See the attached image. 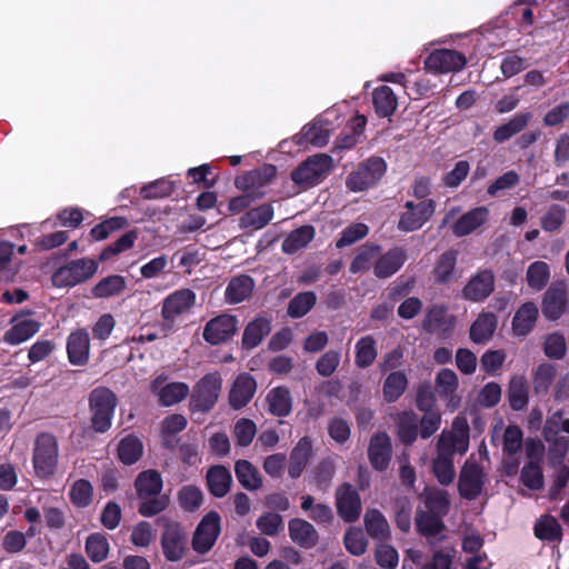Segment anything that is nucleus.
Listing matches in <instances>:
<instances>
[{
	"mask_svg": "<svg viewBox=\"0 0 569 569\" xmlns=\"http://www.w3.org/2000/svg\"><path fill=\"white\" fill-rule=\"evenodd\" d=\"M337 512L347 522L356 521L361 512V500L357 490L349 483L336 491Z\"/></svg>",
	"mask_w": 569,
	"mask_h": 569,
	"instance_id": "nucleus-14",
	"label": "nucleus"
},
{
	"mask_svg": "<svg viewBox=\"0 0 569 569\" xmlns=\"http://www.w3.org/2000/svg\"><path fill=\"white\" fill-rule=\"evenodd\" d=\"M535 535L541 540L556 541L561 538L562 529L555 517L546 515L537 521Z\"/></svg>",
	"mask_w": 569,
	"mask_h": 569,
	"instance_id": "nucleus-50",
	"label": "nucleus"
},
{
	"mask_svg": "<svg viewBox=\"0 0 569 569\" xmlns=\"http://www.w3.org/2000/svg\"><path fill=\"white\" fill-rule=\"evenodd\" d=\"M11 323L12 327L3 335V341L11 346L29 340L40 330V323L28 315H17Z\"/></svg>",
	"mask_w": 569,
	"mask_h": 569,
	"instance_id": "nucleus-17",
	"label": "nucleus"
},
{
	"mask_svg": "<svg viewBox=\"0 0 569 569\" xmlns=\"http://www.w3.org/2000/svg\"><path fill=\"white\" fill-rule=\"evenodd\" d=\"M495 289V276L489 270H482L473 276L462 289L466 300L480 302L487 299Z\"/></svg>",
	"mask_w": 569,
	"mask_h": 569,
	"instance_id": "nucleus-18",
	"label": "nucleus"
},
{
	"mask_svg": "<svg viewBox=\"0 0 569 569\" xmlns=\"http://www.w3.org/2000/svg\"><path fill=\"white\" fill-rule=\"evenodd\" d=\"M312 455V443L308 437L301 438L290 453L288 473L291 478H299Z\"/></svg>",
	"mask_w": 569,
	"mask_h": 569,
	"instance_id": "nucleus-24",
	"label": "nucleus"
},
{
	"mask_svg": "<svg viewBox=\"0 0 569 569\" xmlns=\"http://www.w3.org/2000/svg\"><path fill=\"white\" fill-rule=\"evenodd\" d=\"M180 507L186 511H194L203 500L202 492L194 486H184L178 492Z\"/></svg>",
	"mask_w": 569,
	"mask_h": 569,
	"instance_id": "nucleus-61",
	"label": "nucleus"
},
{
	"mask_svg": "<svg viewBox=\"0 0 569 569\" xmlns=\"http://www.w3.org/2000/svg\"><path fill=\"white\" fill-rule=\"evenodd\" d=\"M220 533V517L217 512H209L198 525L193 538L192 547L199 553L208 552L214 545Z\"/></svg>",
	"mask_w": 569,
	"mask_h": 569,
	"instance_id": "nucleus-11",
	"label": "nucleus"
},
{
	"mask_svg": "<svg viewBox=\"0 0 569 569\" xmlns=\"http://www.w3.org/2000/svg\"><path fill=\"white\" fill-rule=\"evenodd\" d=\"M257 389L254 379L248 373L240 375L233 382L230 393L229 402L233 409L244 407L253 397Z\"/></svg>",
	"mask_w": 569,
	"mask_h": 569,
	"instance_id": "nucleus-23",
	"label": "nucleus"
},
{
	"mask_svg": "<svg viewBox=\"0 0 569 569\" xmlns=\"http://www.w3.org/2000/svg\"><path fill=\"white\" fill-rule=\"evenodd\" d=\"M234 472L238 481L247 490H258L262 486L257 468L248 460H238L234 465Z\"/></svg>",
	"mask_w": 569,
	"mask_h": 569,
	"instance_id": "nucleus-39",
	"label": "nucleus"
},
{
	"mask_svg": "<svg viewBox=\"0 0 569 569\" xmlns=\"http://www.w3.org/2000/svg\"><path fill=\"white\" fill-rule=\"evenodd\" d=\"M377 358L376 341L371 336L362 337L356 343L355 363L359 368H367Z\"/></svg>",
	"mask_w": 569,
	"mask_h": 569,
	"instance_id": "nucleus-47",
	"label": "nucleus"
},
{
	"mask_svg": "<svg viewBox=\"0 0 569 569\" xmlns=\"http://www.w3.org/2000/svg\"><path fill=\"white\" fill-rule=\"evenodd\" d=\"M316 301L317 297L312 291L301 292L289 302L288 315L291 318H301L311 310Z\"/></svg>",
	"mask_w": 569,
	"mask_h": 569,
	"instance_id": "nucleus-52",
	"label": "nucleus"
},
{
	"mask_svg": "<svg viewBox=\"0 0 569 569\" xmlns=\"http://www.w3.org/2000/svg\"><path fill=\"white\" fill-rule=\"evenodd\" d=\"M436 202L432 199L418 203L407 201L405 211L400 213L398 229L402 232H412L420 229L435 213Z\"/></svg>",
	"mask_w": 569,
	"mask_h": 569,
	"instance_id": "nucleus-8",
	"label": "nucleus"
},
{
	"mask_svg": "<svg viewBox=\"0 0 569 569\" xmlns=\"http://www.w3.org/2000/svg\"><path fill=\"white\" fill-rule=\"evenodd\" d=\"M315 237V229L311 226H302L291 231L282 242V250L286 253H295L305 248Z\"/></svg>",
	"mask_w": 569,
	"mask_h": 569,
	"instance_id": "nucleus-42",
	"label": "nucleus"
},
{
	"mask_svg": "<svg viewBox=\"0 0 569 569\" xmlns=\"http://www.w3.org/2000/svg\"><path fill=\"white\" fill-rule=\"evenodd\" d=\"M221 390V378L218 373L204 376L194 387L193 399L201 410H209L218 400Z\"/></svg>",
	"mask_w": 569,
	"mask_h": 569,
	"instance_id": "nucleus-16",
	"label": "nucleus"
},
{
	"mask_svg": "<svg viewBox=\"0 0 569 569\" xmlns=\"http://www.w3.org/2000/svg\"><path fill=\"white\" fill-rule=\"evenodd\" d=\"M386 162L381 158H370L347 178V187L352 192L365 191L373 187L386 172Z\"/></svg>",
	"mask_w": 569,
	"mask_h": 569,
	"instance_id": "nucleus-7",
	"label": "nucleus"
},
{
	"mask_svg": "<svg viewBox=\"0 0 569 569\" xmlns=\"http://www.w3.org/2000/svg\"><path fill=\"white\" fill-rule=\"evenodd\" d=\"M295 139L299 144L311 143L316 147H322L329 140V128L322 120H315L305 126Z\"/></svg>",
	"mask_w": 569,
	"mask_h": 569,
	"instance_id": "nucleus-28",
	"label": "nucleus"
},
{
	"mask_svg": "<svg viewBox=\"0 0 569 569\" xmlns=\"http://www.w3.org/2000/svg\"><path fill=\"white\" fill-rule=\"evenodd\" d=\"M127 288V280L122 276L112 274L101 279L92 289L96 298H110L121 295Z\"/></svg>",
	"mask_w": 569,
	"mask_h": 569,
	"instance_id": "nucleus-41",
	"label": "nucleus"
},
{
	"mask_svg": "<svg viewBox=\"0 0 569 569\" xmlns=\"http://www.w3.org/2000/svg\"><path fill=\"white\" fill-rule=\"evenodd\" d=\"M502 450L506 455L512 456L520 451L523 443L521 429L516 425H509L502 431Z\"/></svg>",
	"mask_w": 569,
	"mask_h": 569,
	"instance_id": "nucleus-53",
	"label": "nucleus"
},
{
	"mask_svg": "<svg viewBox=\"0 0 569 569\" xmlns=\"http://www.w3.org/2000/svg\"><path fill=\"white\" fill-rule=\"evenodd\" d=\"M138 238V234L136 231H129L127 233H124L123 236H121L116 242H113L112 244L106 247L101 253H100V260L101 261H107L109 260L111 257L113 256H117L123 251H127L129 250L130 248H132L134 241L137 240Z\"/></svg>",
	"mask_w": 569,
	"mask_h": 569,
	"instance_id": "nucleus-59",
	"label": "nucleus"
},
{
	"mask_svg": "<svg viewBox=\"0 0 569 569\" xmlns=\"http://www.w3.org/2000/svg\"><path fill=\"white\" fill-rule=\"evenodd\" d=\"M556 367L551 363H541L533 371V389L537 393L547 392L556 378Z\"/></svg>",
	"mask_w": 569,
	"mask_h": 569,
	"instance_id": "nucleus-54",
	"label": "nucleus"
},
{
	"mask_svg": "<svg viewBox=\"0 0 569 569\" xmlns=\"http://www.w3.org/2000/svg\"><path fill=\"white\" fill-rule=\"evenodd\" d=\"M566 306V291L561 288H549L545 293L542 312L546 318L558 319Z\"/></svg>",
	"mask_w": 569,
	"mask_h": 569,
	"instance_id": "nucleus-37",
	"label": "nucleus"
},
{
	"mask_svg": "<svg viewBox=\"0 0 569 569\" xmlns=\"http://www.w3.org/2000/svg\"><path fill=\"white\" fill-rule=\"evenodd\" d=\"M273 218V208L269 203L261 204L246 212L240 218V226L242 228H252L259 230L267 226Z\"/></svg>",
	"mask_w": 569,
	"mask_h": 569,
	"instance_id": "nucleus-38",
	"label": "nucleus"
},
{
	"mask_svg": "<svg viewBox=\"0 0 569 569\" xmlns=\"http://www.w3.org/2000/svg\"><path fill=\"white\" fill-rule=\"evenodd\" d=\"M346 549L353 556H362L368 548V540L361 529L350 528L343 537Z\"/></svg>",
	"mask_w": 569,
	"mask_h": 569,
	"instance_id": "nucleus-60",
	"label": "nucleus"
},
{
	"mask_svg": "<svg viewBox=\"0 0 569 569\" xmlns=\"http://www.w3.org/2000/svg\"><path fill=\"white\" fill-rule=\"evenodd\" d=\"M469 448V425L463 417H457L448 431H442L437 443V456L432 462V471L442 486L453 482L456 471L453 455H465Z\"/></svg>",
	"mask_w": 569,
	"mask_h": 569,
	"instance_id": "nucleus-1",
	"label": "nucleus"
},
{
	"mask_svg": "<svg viewBox=\"0 0 569 569\" xmlns=\"http://www.w3.org/2000/svg\"><path fill=\"white\" fill-rule=\"evenodd\" d=\"M289 536L291 540L305 548L313 547L318 541V532L315 527L300 518L289 521Z\"/></svg>",
	"mask_w": 569,
	"mask_h": 569,
	"instance_id": "nucleus-26",
	"label": "nucleus"
},
{
	"mask_svg": "<svg viewBox=\"0 0 569 569\" xmlns=\"http://www.w3.org/2000/svg\"><path fill=\"white\" fill-rule=\"evenodd\" d=\"M257 433L256 423L250 419H239L233 428V436L236 443L241 447H247L251 443Z\"/></svg>",
	"mask_w": 569,
	"mask_h": 569,
	"instance_id": "nucleus-63",
	"label": "nucleus"
},
{
	"mask_svg": "<svg viewBox=\"0 0 569 569\" xmlns=\"http://www.w3.org/2000/svg\"><path fill=\"white\" fill-rule=\"evenodd\" d=\"M207 481L210 492L216 497H224L231 487L232 477L223 466H214L207 472Z\"/></svg>",
	"mask_w": 569,
	"mask_h": 569,
	"instance_id": "nucleus-33",
	"label": "nucleus"
},
{
	"mask_svg": "<svg viewBox=\"0 0 569 569\" xmlns=\"http://www.w3.org/2000/svg\"><path fill=\"white\" fill-rule=\"evenodd\" d=\"M408 379L402 371H392L385 379L382 392L388 402L398 400L406 391Z\"/></svg>",
	"mask_w": 569,
	"mask_h": 569,
	"instance_id": "nucleus-43",
	"label": "nucleus"
},
{
	"mask_svg": "<svg viewBox=\"0 0 569 569\" xmlns=\"http://www.w3.org/2000/svg\"><path fill=\"white\" fill-rule=\"evenodd\" d=\"M418 417L412 411L402 412L398 418V433L405 443H411L417 437Z\"/></svg>",
	"mask_w": 569,
	"mask_h": 569,
	"instance_id": "nucleus-58",
	"label": "nucleus"
},
{
	"mask_svg": "<svg viewBox=\"0 0 569 569\" xmlns=\"http://www.w3.org/2000/svg\"><path fill=\"white\" fill-rule=\"evenodd\" d=\"M485 482L483 469L472 458L467 459L458 481L460 495L466 499H475L481 493Z\"/></svg>",
	"mask_w": 569,
	"mask_h": 569,
	"instance_id": "nucleus-9",
	"label": "nucleus"
},
{
	"mask_svg": "<svg viewBox=\"0 0 569 569\" xmlns=\"http://www.w3.org/2000/svg\"><path fill=\"white\" fill-rule=\"evenodd\" d=\"M143 452V446L140 439L134 436L123 438L118 446L119 459L124 465H132L137 462Z\"/></svg>",
	"mask_w": 569,
	"mask_h": 569,
	"instance_id": "nucleus-45",
	"label": "nucleus"
},
{
	"mask_svg": "<svg viewBox=\"0 0 569 569\" xmlns=\"http://www.w3.org/2000/svg\"><path fill=\"white\" fill-rule=\"evenodd\" d=\"M187 531L178 523H169L161 537L164 557L169 561L180 560L187 550Z\"/></svg>",
	"mask_w": 569,
	"mask_h": 569,
	"instance_id": "nucleus-13",
	"label": "nucleus"
},
{
	"mask_svg": "<svg viewBox=\"0 0 569 569\" xmlns=\"http://www.w3.org/2000/svg\"><path fill=\"white\" fill-rule=\"evenodd\" d=\"M58 461V446L54 437L48 433L40 435L33 450V468L40 478H48L54 473Z\"/></svg>",
	"mask_w": 569,
	"mask_h": 569,
	"instance_id": "nucleus-4",
	"label": "nucleus"
},
{
	"mask_svg": "<svg viewBox=\"0 0 569 569\" xmlns=\"http://www.w3.org/2000/svg\"><path fill=\"white\" fill-rule=\"evenodd\" d=\"M136 488L141 498L157 496L162 489L161 475L156 470L141 472L136 480Z\"/></svg>",
	"mask_w": 569,
	"mask_h": 569,
	"instance_id": "nucleus-40",
	"label": "nucleus"
},
{
	"mask_svg": "<svg viewBox=\"0 0 569 569\" xmlns=\"http://www.w3.org/2000/svg\"><path fill=\"white\" fill-rule=\"evenodd\" d=\"M435 393L445 403L446 408L453 412L462 401L458 375L449 368H443L436 373Z\"/></svg>",
	"mask_w": 569,
	"mask_h": 569,
	"instance_id": "nucleus-6",
	"label": "nucleus"
},
{
	"mask_svg": "<svg viewBox=\"0 0 569 569\" xmlns=\"http://www.w3.org/2000/svg\"><path fill=\"white\" fill-rule=\"evenodd\" d=\"M380 253V247L370 244L365 246L359 250L355 259L350 264V271L352 273L363 272L375 266L376 260Z\"/></svg>",
	"mask_w": 569,
	"mask_h": 569,
	"instance_id": "nucleus-49",
	"label": "nucleus"
},
{
	"mask_svg": "<svg viewBox=\"0 0 569 569\" xmlns=\"http://www.w3.org/2000/svg\"><path fill=\"white\" fill-rule=\"evenodd\" d=\"M254 282L249 276H239L230 280L224 291L226 301L236 305L248 299L253 290Z\"/></svg>",
	"mask_w": 569,
	"mask_h": 569,
	"instance_id": "nucleus-32",
	"label": "nucleus"
},
{
	"mask_svg": "<svg viewBox=\"0 0 569 569\" xmlns=\"http://www.w3.org/2000/svg\"><path fill=\"white\" fill-rule=\"evenodd\" d=\"M363 521L366 530L372 539L385 541L390 538V526L386 517L379 510H367L363 517Z\"/></svg>",
	"mask_w": 569,
	"mask_h": 569,
	"instance_id": "nucleus-30",
	"label": "nucleus"
},
{
	"mask_svg": "<svg viewBox=\"0 0 569 569\" xmlns=\"http://www.w3.org/2000/svg\"><path fill=\"white\" fill-rule=\"evenodd\" d=\"M532 119L530 111L518 112L506 123L499 126L493 132L496 142H505L517 133L521 132Z\"/></svg>",
	"mask_w": 569,
	"mask_h": 569,
	"instance_id": "nucleus-27",
	"label": "nucleus"
},
{
	"mask_svg": "<svg viewBox=\"0 0 569 569\" xmlns=\"http://www.w3.org/2000/svg\"><path fill=\"white\" fill-rule=\"evenodd\" d=\"M438 513L431 511H419L417 513L416 523L418 530L425 536H435L442 529V522Z\"/></svg>",
	"mask_w": 569,
	"mask_h": 569,
	"instance_id": "nucleus-56",
	"label": "nucleus"
},
{
	"mask_svg": "<svg viewBox=\"0 0 569 569\" xmlns=\"http://www.w3.org/2000/svg\"><path fill=\"white\" fill-rule=\"evenodd\" d=\"M372 101L375 110L380 117H390L398 107L397 97L388 86H381L375 89Z\"/></svg>",
	"mask_w": 569,
	"mask_h": 569,
	"instance_id": "nucleus-36",
	"label": "nucleus"
},
{
	"mask_svg": "<svg viewBox=\"0 0 569 569\" xmlns=\"http://www.w3.org/2000/svg\"><path fill=\"white\" fill-rule=\"evenodd\" d=\"M90 353V339L86 330L73 332V366L87 363Z\"/></svg>",
	"mask_w": 569,
	"mask_h": 569,
	"instance_id": "nucleus-55",
	"label": "nucleus"
},
{
	"mask_svg": "<svg viewBox=\"0 0 569 569\" xmlns=\"http://www.w3.org/2000/svg\"><path fill=\"white\" fill-rule=\"evenodd\" d=\"M197 295L188 288H180L169 293L161 302V317L166 325L172 326L178 319L192 311Z\"/></svg>",
	"mask_w": 569,
	"mask_h": 569,
	"instance_id": "nucleus-3",
	"label": "nucleus"
},
{
	"mask_svg": "<svg viewBox=\"0 0 569 569\" xmlns=\"http://www.w3.org/2000/svg\"><path fill=\"white\" fill-rule=\"evenodd\" d=\"M266 401L268 405V411L277 417H286L292 410V399L290 392L284 387H277L271 389Z\"/></svg>",
	"mask_w": 569,
	"mask_h": 569,
	"instance_id": "nucleus-31",
	"label": "nucleus"
},
{
	"mask_svg": "<svg viewBox=\"0 0 569 569\" xmlns=\"http://www.w3.org/2000/svg\"><path fill=\"white\" fill-rule=\"evenodd\" d=\"M127 226V220L122 217H112L102 221L91 229V237L96 241L107 239L112 232L120 230Z\"/></svg>",
	"mask_w": 569,
	"mask_h": 569,
	"instance_id": "nucleus-64",
	"label": "nucleus"
},
{
	"mask_svg": "<svg viewBox=\"0 0 569 569\" xmlns=\"http://www.w3.org/2000/svg\"><path fill=\"white\" fill-rule=\"evenodd\" d=\"M331 167V157L323 153L316 154L292 171L291 178L297 184L308 188L319 183L329 173Z\"/></svg>",
	"mask_w": 569,
	"mask_h": 569,
	"instance_id": "nucleus-5",
	"label": "nucleus"
},
{
	"mask_svg": "<svg viewBox=\"0 0 569 569\" xmlns=\"http://www.w3.org/2000/svg\"><path fill=\"white\" fill-rule=\"evenodd\" d=\"M117 406L114 393L107 388L94 389L90 395L92 427L97 432H106L111 427V419Z\"/></svg>",
	"mask_w": 569,
	"mask_h": 569,
	"instance_id": "nucleus-2",
	"label": "nucleus"
},
{
	"mask_svg": "<svg viewBox=\"0 0 569 569\" xmlns=\"http://www.w3.org/2000/svg\"><path fill=\"white\" fill-rule=\"evenodd\" d=\"M238 330V320L234 316L222 313L209 320L202 332L204 341L216 346L231 339Z\"/></svg>",
	"mask_w": 569,
	"mask_h": 569,
	"instance_id": "nucleus-10",
	"label": "nucleus"
},
{
	"mask_svg": "<svg viewBox=\"0 0 569 569\" xmlns=\"http://www.w3.org/2000/svg\"><path fill=\"white\" fill-rule=\"evenodd\" d=\"M423 498L429 511L445 515L449 508V497L447 491L437 488H428L423 492Z\"/></svg>",
	"mask_w": 569,
	"mask_h": 569,
	"instance_id": "nucleus-51",
	"label": "nucleus"
},
{
	"mask_svg": "<svg viewBox=\"0 0 569 569\" xmlns=\"http://www.w3.org/2000/svg\"><path fill=\"white\" fill-rule=\"evenodd\" d=\"M391 441L388 435L378 433L370 440L368 455L371 466L376 470H385L391 459Z\"/></svg>",
	"mask_w": 569,
	"mask_h": 569,
	"instance_id": "nucleus-22",
	"label": "nucleus"
},
{
	"mask_svg": "<svg viewBox=\"0 0 569 569\" xmlns=\"http://www.w3.org/2000/svg\"><path fill=\"white\" fill-rule=\"evenodd\" d=\"M507 395L509 405L513 410H523L527 407L529 400L527 379L523 376L511 377L508 385Z\"/></svg>",
	"mask_w": 569,
	"mask_h": 569,
	"instance_id": "nucleus-35",
	"label": "nucleus"
},
{
	"mask_svg": "<svg viewBox=\"0 0 569 569\" xmlns=\"http://www.w3.org/2000/svg\"><path fill=\"white\" fill-rule=\"evenodd\" d=\"M502 389L497 382L486 383L477 393L473 407L477 409H489L497 406L501 400Z\"/></svg>",
	"mask_w": 569,
	"mask_h": 569,
	"instance_id": "nucleus-46",
	"label": "nucleus"
},
{
	"mask_svg": "<svg viewBox=\"0 0 569 569\" xmlns=\"http://www.w3.org/2000/svg\"><path fill=\"white\" fill-rule=\"evenodd\" d=\"M467 62L466 57L455 50L441 49L429 54L426 60V68L435 72H456L460 71Z\"/></svg>",
	"mask_w": 569,
	"mask_h": 569,
	"instance_id": "nucleus-15",
	"label": "nucleus"
},
{
	"mask_svg": "<svg viewBox=\"0 0 569 569\" xmlns=\"http://www.w3.org/2000/svg\"><path fill=\"white\" fill-rule=\"evenodd\" d=\"M257 528L266 536H276L283 530V519L279 513L266 512L257 519Z\"/></svg>",
	"mask_w": 569,
	"mask_h": 569,
	"instance_id": "nucleus-62",
	"label": "nucleus"
},
{
	"mask_svg": "<svg viewBox=\"0 0 569 569\" xmlns=\"http://www.w3.org/2000/svg\"><path fill=\"white\" fill-rule=\"evenodd\" d=\"M270 331L271 323L269 319L262 317L256 318L244 328L242 346L247 349L256 348Z\"/></svg>",
	"mask_w": 569,
	"mask_h": 569,
	"instance_id": "nucleus-34",
	"label": "nucleus"
},
{
	"mask_svg": "<svg viewBox=\"0 0 569 569\" xmlns=\"http://www.w3.org/2000/svg\"><path fill=\"white\" fill-rule=\"evenodd\" d=\"M276 167L264 164L236 178L234 184L239 190L250 192L269 183L276 176Z\"/></svg>",
	"mask_w": 569,
	"mask_h": 569,
	"instance_id": "nucleus-21",
	"label": "nucleus"
},
{
	"mask_svg": "<svg viewBox=\"0 0 569 569\" xmlns=\"http://www.w3.org/2000/svg\"><path fill=\"white\" fill-rule=\"evenodd\" d=\"M489 213V209L483 206L469 210L452 224L453 234L456 237H465L475 232L488 221Z\"/></svg>",
	"mask_w": 569,
	"mask_h": 569,
	"instance_id": "nucleus-20",
	"label": "nucleus"
},
{
	"mask_svg": "<svg viewBox=\"0 0 569 569\" xmlns=\"http://www.w3.org/2000/svg\"><path fill=\"white\" fill-rule=\"evenodd\" d=\"M151 391L158 397L162 406H173L189 395V386L184 382H168L166 376L160 375L150 385Z\"/></svg>",
	"mask_w": 569,
	"mask_h": 569,
	"instance_id": "nucleus-12",
	"label": "nucleus"
},
{
	"mask_svg": "<svg viewBox=\"0 0 569 569\" xmlns=\"http://www.w3.org/2000/svg\"><path fill=\"white\" fill-rule=\"evenodd\" d=\"M407 251L401 247H395L386 253L378 256L373 266V273L378 278H389L395 274L406 262Z\"/></svg>",
	"mask_w": 569,
	"mask_h": 569,
	"instance_id": "nucleus-19",
	"label": "nucleus"
},
{
	"mask_svg": "<svg viewBox=\"0 0 569 569\" xmlns=\"http://www.w3.org/2000/svg\"><path fill=\"white\" fill-rule=\"evenodd\" d=\"M567 217V210L559 204H551L547 211L540 217V226L546 232L559 231Z\"/></svg>",
	"mask_w": 569,
	"mask_h": 569,
	"instance_id": "nucleus-48",
	"label": "nucleus"
},
{
	"mask_svg": "<svg viewBox=\"0 0 569 569\" xmlns=\"http://www.w3.org/2000/svg\"><path fill=\"white\" fill-rule=\"evenodd\" d=\"M538 307L533 302H525L516 311L512 319V330L516 336H527L535 327L538 318Z\"/></svg>",
	"mask_w": 569,
	"mask_h": 569,
	"instance_id": "nucleus-25",
	"label": "nucleus"
},
{
	"mask_svg": "<svg viewBox=\"0 0 569 569\" xmlns=\"http://www.w3.org/2000/svg\"><path fill=\"white\" fill-rule=\"evenodd\" d=\"M86 549L92 561L100 562L108 556L109 543L103 535L92 533L87 538Z\"/></svg>",
	"mask_w": 569,
	"mask_h": 569,
	"instance_id": "nucleus-57",
	"label": "nucleus"
},
{
	"mask_svg": "<svg viewBox=\"0 0 569 569\" xmlns=\"http://www.w3.org/2000/svg\"><path fill=\"white\" fill-rule=\"evenodd\" d=\"M498 319L491 312H482L478 316L470 328V339L475 343H485L497 329Z\"/></svg>",
	"mask_w": 569,
	"mask_h": 569,
	"instance_id": "nucleus-29",
	"label": "nucleus"
},
{
	"mask_svg": "<svg viewBox=\"0 0 569 569\" xmlns=\"http://www.w3.org/2000/svg\"><path fill=\"white\" fill-rule=\"evenodd\" d=\"M549 279L550 270L547 262L538 260L529 264L526 272V280L531 289L540 291L546 287Z\"/></svg>",
	"mask_w": 569,
	"mask_h": 569,
	"instance_id": "nucleus-44",
	"label": "nucleus"
}]
</instances>
